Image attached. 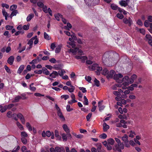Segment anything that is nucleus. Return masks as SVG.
Listing matches in <instances>:
<instances>
[{
  "mask_svg": "<svg viewBox=\"0 0 152 152\" xmlns=\"http://www.w3.org/2000/svg\"><path fill=\"white\" fill-rule=\"evenodd\" d=\"M115 139L116 142L118 143L115 145L114 147L113 148V150L115 151H117L118 152H121V150L124 149V145L123 143H121L120 140L117 138H115Z\"/></svg>",
  "mask_w": 152,
  "mask_h": 152,
  "instance_id": "obj_1",
  "label": "nucleus"
},
{
  "mask_svg": "<svg viewBox=\"0 0 152 152\" xmlns=\"http://www.w3.org/2000/svg\"><path fill=\"white\" fill-rule=\"evenodd\" d=\"M88 68L90 71H94L96 69V73L98 75H100V72L102 70V67L99 66L97 64H94L92 65L89 66Z\"/></svg>",
  "mask_w": 152,
  "mask_h": 152,
  "instance_id": "obj_2",
  "label": "nucleus"
},
{
  "mask_svg": "<svg viewBox=\"0 0 152 152\" xmlns=\"http://www.w3.org/2000/svg\"><path fill=\"white\" fill-rule=\"evenodd\" d=\"M103 63L106 66H109L111 65L112 59L110 57V56L107 53H105L102 57Z\"/></svg>",
  "mask_w": 152,
  "mask_h": 152,
  "instance_id": "obj_3",
  "label": "nucleus"
},
{
  "mask_svg": "<svg viewBox=\"0 0 152 152\" xmlns=\"http://www.w3.org/2000/svg\"><path fill=\"white\" fill-rule=\"evenodd\" d=\"M123 22L125 24H127L128 26H130L133 23V21L130 17L127 19L126 18H124Z\"/></svg>",
  "mask_w": 152,
  "mask_h": 152,
  "instance_id": "obj_4",
  "label": "nucleus"
},
{
  "mask_svg": "<svg viewBox=\"0 0 152 152\" xmlns=\"http://www.w3.org/2000/svg\"><path fill=\"white\" fill-rule=\"evenodd\" d=\"M37 36H35L34 37L30 39L27 43V44L29 45V47L27 48V50H30L32 47V45L33 43V41L37 38Z\"/></svg>",
  "mask_w": 152,
  "mask_h": 152,
  "instance_id": "obj_5",
  "label": "nucleus"
},
{
  "mask_svg": "<svg viewBox=\"0 0 152 152\" xmlns=\"http://www.w3.org/2000/svg\"><path fill=\"white\" fill-rule=\"evenodd\" d=\"M115 73V72L113 70H111L109 72L108 74L107 75V78L108 79L109 78H112L113 77V75H114V74Z\"/></svg>",
  "mask_w": 152,
  "mask_h": 152,
  "instance_id": "obj_6",
  "label": "nucleus"
},
{
  "mask_svg": "<svg viewBox=\"0 0 152 152\" xmlns=\"http://www.w3.org/2000/svg\"><path fill=\"white\" fill-rule=\"evenodd\" d=\"M14 57L13 56H12L8 58L7 61L10 65H12L14 62Z\"/></svg>",
  "mask_w": 152,
  "mask_h": 152,
  "instance_id": "obj_7",
  "label": "nucleus"
},
{
  "mask_svg": "<svg viewBox=\"0 0 152 152\" xmlns=\"http://www.w3.org/2000/svg\"><path fill=\"white\" fill-rule=\"evenodd\" d=\"M56 152H65V149L63 147H59L58 146L55 147Z\"/></svg>",
  "mask_w": 152,
  "mask_h": 152,
  "instance_id": "obj_8",
  "label": "nucleus"
},
{
  "mask_svg": "<svg viewBox=\"0 0 152 152\" xmlns=\"http://www.w3.org/2000/svg\"><path fill=\"white\" fill-rule=\"evenodd\" d=\"M49 75L50 77L54 78L58 76V73L57 71H53L52 73Z\"/></svg>",
  "mask_w": 152,
  "mask_h": 152,
  "instance_id": "obj_9",
  "label": "nucleus"
},
{
  "mask_svg": "<svg viewBox=\"0 0 152 152\" xmlns=\"http://www.w3.org/2000/svg\"><path fill=\"white\" fill-rule=\"evenodd\" d=\"M119 3L122 7L124 6V7H126L128 5V3L125 0H121L120 1H119Z\"/></svg>",
  "mask_w": 152,
  "mask_h": 152,
  "instance_id": "obj_10",
  "label": "nucleus"
},
{
  "mask_svg": "<svg viewBox=\"0 0 152 152\" xmlns=\"http://www.w3.org/2000/svg\"><path fill=\"white\" fill-rule=\"evenodd\" d=\"M123 75L121 74H116L113 76V79L114 80H118L119 78H122Z\"/></svg>",
  "mask_w": 152,
  "mask_h": 152,
  "instance_id": "obj_11",
  "label": "nucleus"
},
{
  "mask_svg": "<svg viewBox=\"0 0 152 152\" xmlns=\"http://www.w3.org/2000/svg\"><path fill=\"white\" fill-rule=\"evenodd\" d=\"M58 115L61 119V121H64L65 120V118L63 115L62 112L61 111V110L57 112Z\"/></svg>",
  "mask_w": 152,
  "mask_h": 152,
  "instance_id": "obj_12",
  "label": "nucleus"
},
{
  "mask_svg": "<svg viewBox=\"0 0 152 152\" xmlns=\"http://www.w3.org/2000/svg\"><path fill=\"white\" fill-rule=\"evenodd\" d=\"M109 126L107 125L105 123H104L103 124V131L106 132L109 129Z\"/></svg>",
  "mask_w": 152,
  "mask_h": 152,
  "instance_id": "obj_13",
  "label": "nucleus"
},
{
  "mask_svg": "<svg viewBox=\"0 0 152 152\" xmlns=\"http://www.w3.org/2000/svg\"><path fill=\"white\" fill-rule=\"evenodd\" d=\"M42 72L46 75H49L50 73L48 70L45 67H43L42 68Z\"/></svg>",
  "mask_w": 152,
  "mask_h": 152,
  "instance_id": "obj_14",
  "label": "nucleus"
},
{
  "mask_svg": "<svg viewBox=\"0 0 152 152\" xmlns=\"http://www.w3.org/2000/svg\"><path fill=\"white\" fill-rule=\"evenodd\" d=\"M102 101H99L98 103L99 110L100 111H101L103 110L104 108V106L102 104Z\"/></svg>",
  "mask_w": 152,
  "mask_h": 152,
  "instance_id": "obj_15",
  "label": "nucleus"
},
{
  "mask_svg": "<svg viewBox=\"0 0 152 152\" xmlns=\"http://www.w3.org/2000/svg\"><path fill=\"white\" fill-rule=\"evenodd\" d=\"M110 7L113 10H116L118 9L119 7L115 4L113 3L110 5Z\"/></svg>",
  "mask_w": 152,
  "mask_h": 152,
  "instance_id": "obj_16",
  "label": "nucleus"
},
{
  "mask_svg": "<svg viewBox=\"0 0 152 152\" xmlns=\"http://www.w3.org/2000/svg\"><path fill=\"white\" fill-rule=\"evenodd\" d=\"M21 96H17L15 97V98L12 101L13 103L17 102H19L20 99H21Z\"/></svg>",
  "mask_w": 152,
  "mask_h": 152,
  "instance_id": "obj_17",
  "label": "nucleus"
},
{
  "mask_svg": "<svg viewBox=\"0 0 152 152\" xmlns=\"http://www.w3.org/2000/svg\"><path fill=\"white\" fill-rule=\"evenodd\" d=\"M34 15L33 13H31L28 15L26 18V20L27 21H29L34 17Z\"/></svg>",
  "mask_w": 152,
  "mask_h": 152,
  "instance_id": "obj_18",
  "label": "nucleus"
},
{
  "mask_svg": "<svg viewBox=\"0 0 152 152\" xmlns=\"http://www.w3.org/2000/svg\"><path fill=\"white\" fill-rule=\"evenodd\" d=\"M24 68V66L23 65H20L17 71V73L20 74L23 70Z\"/></svg>",
  "mask_w": 152,
  "mask_h": 152,
  "instance_id": "obj_19",
  "label": "nucleus"
},
{
  "mask_svg": "<svg viewBox=\"0 0 152 152\" xmlns=\"http://www.w3.org/2000/svg\"><path fill=\"white\" fill-rule=\"evenodd\" d=\"M128 136L126 134L124 135V136L121 137L122 140L124 141V142L128 141H129L128 138Z\"/></svg>",
  "mask_w": 152,
  "mask_h": 152,
  "instance_id": "obj_20",
  "label": "nucleus"
},
{
  "mask_svg": "<svg viewBox=\"0 0 152 152\" xmlns=\"http://www.w3.org/2000/svg\"><path fill=\"white\" fill-rule=\"evenodd\" d=\"M55 17L57 20L58 21H59L60 20V18H62L63 16L62 15L59 13H58L57 14H55L54 15Z\"/></svg>",
  "mask_w": 152,
  "mask_h": 152,
  "instance_id": "obj_21",
  "label": "nucleus"
},
{
  "mask_svg": "<svg viewBox=\"0 0 152 152\" xmlns=\"http://www.w3.org/2000/svg\"><path fill=\"white\" fill-rule=\"evenodd\" d=\"M63 127L64 130L66 132V133H69V129L68 128L67 125L64 124L63 125Z\"/></svg>",
  "mask_w": 152,
  "mask_h": 152,
  "instance_id": "obj_22",
  "label": "nucleus"
},
{
  "mask_svg": "<svg viewBox=\"0 0 152 152\" xmlns=\"http://www.w3.org/2000/svg\"><path fill=\"white\" fill-rule=\"evenodd\" d=\"M12 11L10 15V17L11 18H12L13 16H15L18 13V10H15Z\"/></svg>",
  "mask_w": 152,
  "mask_h": 152,
  "instance_id": "obj_23",
  "label": "nucleus"
},
{
  "mask_svg": "<svg viewBox=\"0 0 152 152\" xmlns=\"http://www.w3.org/2000/svg\"><path fill=\"white\" fill-rule=\"evenodd\" d=\"M108 144L113 145L115 142L114 140L112 138H110L107 140Z\"/></svg>",
  "mask_w": 152,
  "mask_h": 152,
  "instance_id": "obj_24",
  "label": "nucleus"
},
{
  "mask_svg": "<svg viewBox=\"0 0 152 152\" xmlns=\"http://www.w3.org/2000/svg\"><path fill=\"white\" fill-rule=\"evenodd\" d=\"M26 126L29 131H32V127L29 122H27L26 123Z\"/></svg>",
  "mask_w": 152,
  "mask_h": 152,
  "instance_id": "obj_25",
  "label": "nucleus"
},
{
  "mask_svg": "<svg viewBox=\"0 0 152 152\" xmlns=\"http://www.w3.org/2000/svg\"><path fill=\"white\" fill-rule=\"evenodd\" d=\"M109 73V71L106 68H104L102 71V74L104 75H107Z\"/></svg>",
  "mask_w": 152,
  "mask_h": 152,
  "instance_id": "obj_26",
  "label": "nucleus"
},
{
  "mask_svg": "<svg viewBox=\"0 0 152 152\" xmlns=\"http://www.w3.org/2000/svg\"><path fill=\"white\" fill-rule=\"evenodd\" d=\"M63 140L64 141H66L67 140V136L65 133H63L61 134Z\"/></svg>",
  "mask_w": 152,
  "mask_h": 152,
  "instance_id": "obj_27",
  "label": "nucleus"
},
{
  "mask_svg": "<svg viewBox=\"0 0 152 152\" xmlns=\"http://www.w3.org/2000/svg\"><path fill=\"white\" fill-rule=\"evenodd\" d=\"M79 50V48H75V49L71 48L70 49V51L73 53H76Z\"/></svg>",
  "mask_w": 152,
  "mask_h": 152,
  "instance_id": "obj_28",
  "label": "nucleus"
},
{
  "mask_svg": "<svg viewBox=\"0 0 152 152\" xmlns=\"http://www.w3.org/2000/svg\"><path fill=\"white\" fill-rule=\"evenodd\" d=\"M84 99V101L83 102V104L85 105H88V100L86 96H84L83 97Z\"/></svg>",
  "mask_w": 152,
  "mask_h": 152,
  "instance_id": "obj_29",
  "label": "nucleus"
},
{
  "mask_svg": "<svg viewBox=\"0 0 152 152\" xmlns=\"http://www.w3.org/2000/svg\"><path fill=\"white\" fill-rule=\"evenodd\" d=\"M116 16L118 18L122 19H124V16L121 13H118L117 14Z\"/></svg>",
  "mask_w": 152,
  "mask_h": 152,
  "instance_id": "obj_30",
  "label": "nucleus"
},
{
  "mask_svg": "<svg viewBox=\"0 0 152 152\" xmlns=\"http://www.w3.org/2000/svg\"><path fill=\"white\" fill-rule=\"evenodd\" d=\"M4 67L7 73L9 74H11V70L7 65H5Z\"/></svg>",
  "mask_w": 152,
  "mask_h": 152,
  "instance_id": "obj_31",
  "label": "nucleus"
},
{
  "mask_svg": "<svg viewBox=\"0 0 152 152\" xmlns=\"http://www.w3.org/2000/svg\"><path fill=\"white\" fill-rule=\"evenodd\" d=\"M37 4L38 7L41 8L43 7L44 6L43 3L41 1H38L37 3Z\"/></svg>",
  "mask_w": 152,
  "mask_h": 152,
  "instance_id": "obj_32",
  "label": "nucleus"
},
{
  "mask_svg": "<svg viewBox=\"0 0 152 152\" xmlns=\"http://www.w3.org/2000/svg\"><path fill=\"white\" fill-rule=\"evenodd\" d=\"M22 142L24 145L26 144L27 142V140L25 137H22L21 138Z\"/></svg>",
  "mask_w": 152,
  "mask_h": 152,
  "instance_id": "obj_33",
  "label": "nucleus"
},
{
  "mask_svg": "<svg viewBox=\"0 0 152 152\" xmlns=\"http://www.w3.org/2000/svg\"><path fill=\"white\" fill-rule=\"evenodd\" d=\"M94 81L95 83V84L96 86L97 87H99V86L100 83L99 80H97L96 78H95L94 79Z\"/></svg>",
  "mask_w": 152,
  "mask_h": 152,
  "instance_id": "obj_34",
  "label": "nucleus"
},
{
  "mask_svg": "<svg viewBox=\"0 0 152 152\" xmlns=\"http://www.w3.org/2000/svg\"><path fill=\"white\" fill-rule=\"evenodd\" d=\"M145 37L146 39H148V43H150V41H152V40L151 39V36L150 34H146L145 36Z\"/></svg>",
  "mask_w": 152,
  "mask_h": 152,
  "instance_id": "obj_35",
  "label": "nucleus"
},
{
  "mask_svg": "<svg viewBox=\"0 0 152 152\" xmlns=\"http://www.w3.org/2000/svg\"><path fill=\"white\" fill-rule=\"evenodd\" d=\"M44 37L46 39L49 40L50 39V37L46 32L44 33Z\"/></svg>",
  "mask_w": 152,
  "mask_h": 152,
  "instance_id": "obj_36",
  "label": "nucleus"
},
{
  "mask_svg": "<svg viewBox=\"0 0 152 152\" xmlns=\"http://www.w3.org/2000/svg\"><path fill=\"white\" fill-rule=\"evenodd\" d=\"M17 126L19 128L20 130H22L24 129V128L22 125L18 122L16 123Z\"/></svg>",
  "mask_w": 152,
  "mask_h": 152,
  "instance_id": "obj_37",
  "label": "nucleus"
},
{
  "mask_svg": "<svg viewBox=\"0 0 152 152\" xmlns=\"http://www.w3.org/2000/svg\"><path fill=\"white\" fill-rule=\"evenodd\" d=\"M34 85V83H31L29 86L30 87V89L31 91H35L36 90V88L35 87H32L31 86Z\"/></svg>",
  "mask_w": 152,
  "mask_h": 152,
  "instance_id": "obj_38",
  "label": "nucleus"
},
{
  "mask_svg": "<svg viewBox=\"0 0 152 152\" xmlns=\"http://www.w3.org/2000/svg\"><path fill=\"white\" fill-rule=\"evenodd\" d=\"M26 94L25 93H22L20 94V96H21V99L22 100H25L27 99L26 96Z\"/></svg>",
  "mask_w": 152,
  "mask_h": 152,
  "instance_id": "obj_39",
  "label": "nucleus"
},
{
  "mask_svg": "<svg viewBox=\"0 0 152 152\" xmlns=\"http://www.w3.org/2000/svg\"><path fill=\"white\" fill-rule=\"evenodd\" d=\"M71 88H68V91L70 92H73L75 89V87L73 86H71Z\"/></svg>",
  "mask_w": 152,
  "mask_h": 152,
  "instance_id": "obj_40",
  "label": "nucleus"
},
{
  "mask_svg": "<svg viewBox=\"0 0 152 152\" xmlns=\"http://www.w3.org/2000/svg\"><path fill=\"white\" fill-rule=\"evenodd\" d=\"M17 7V6L16 5H12L10 7V10L12 11L15 10L16 9Z\"/></svg>",
  "mask_w": 152,
  "mask_h": 152,
  "instance_id": "obj_41",
  "label": "nucleus"
},
{
  "mask_svg": "<svg viewBox=\"0 0 152 152\" xmlns=\"http://www.w3.org/2000/svg\"><path fill=\"white\" fill-rule=\"evenodd\" d=\"M102 145L101 143H100L97 147V151L98 152H102L101 149H102Z\"/></svg>",
  "mask_w": 152,
  "mask_h": 152,
  "instance_id": "obj_42",
  "label": "nucleus"
},
{
  "mask_svg": "<svg viewBox=\"0 0 152 152\" xmlns=\"http://www.w3.org/2000/svg\"><path fill=\"white\" fill-rule=\"evenodd\" d=\"M21 136L22 137H26L28 136L27 133L25 132H22L21 133Z\"/></svg>",
  "mask_w": 152,
  "mask_h": 152,
  "instance_id": "obj_43",
  "label": "nucleus"
},
{
  "mask_svg": "<svg viewBox=\"0 0 152 152\" xmlns=\"http://www.w3.org/2000/svg\"><path fill=\"white\" fill-rule=\"evenodd\" d=\"M88 59V58L86 56H82L81 59V62L82 63H84L85 61Z\"/></svg>",
  "mask_w": 152,
  "mask_h": 152,
  "instance_id": "obj_44",
  "label": "nucleus"
},
{
  "mask_svg": "<svg viewBox=\"0 0 152 152\" xmlns=\"http://www.w3.org/2000/svg\"><path fill=\"white\" fill-rule=\"evenodd\" d=\"M24 33V31L23 30L21 31H18L17 32H16L15 33V36H17L19 35L20 34H23Z\"/></svg>",
  "mask_w": 152,
  "mask_h": 152,
  "instance_id": "obj_45",
  "label": "nucleus"
},
{
  "mask_svg": "<svg viewBox=\"0 0 152 152\" xmlns=\"http://www.w3.org/2000/svg\"><path fill=\"white\" fill-rule=\"evenodd\" d=\"M69 95H64L61 96V99L64 98L65 100H66L67 99L69 98Z\"/></svg>",
  "mask_w": 152,
  "mask_h": 152,
  "instance_id": "obj_46",
  "label": "nucleus"
},
{
  "mask_svg": "<svg viewBox=\"0 0 152 152\" xmlns=\"http://www.w3.org/2000/svg\"><path fill=\"white\" fill-rule=\"evenodd\" d=\"M79 89L82 91V92L83 93H85L87 92V90L86 89V88L83 87H80L79 88Z\"/></svg>",
  "mask_w": 152,
  "mask_h": 152,
  "instance_id": "obj_47",
  "label": "nucleus"
},
{
  "mask_svg": "<svg viewBox=\"0 0 152 152\" xmlns=\"http://www.w3.org/2000/svg\"><path fill=\"white\" fill-rule=\"evenodd\" d=\"M42 8V10L45 13H48V11H47V7L46 6L44 5Z\"/></svg>",
  "mask_w": 152,
  "mask_h": 152,
  "instance_id": "obj_48",
  "label": "nucleus"
},
{
  "mask_svg": "<svg viewBox=\"0 0 152 152\" xmlns=\"http://www.w3.org/2000/svg\"><path fill=\"white\" fill-rule=\"evenodd\" d=\"M129 137H134L133 134H134V135H136V134L134 132H133L131 130L129 131Z\"/></svg>",
  "mask_w": 152,
  "mask_h": 152,
  "instance_id": "obj_49",
  "label": "nucleus"
},
{
  "mask_svg": "<svg viewBox=\"0 0 152 152\" xmlns=\"http://www.w3.org/2000/svg\"><path fill=\"white\" fill-rule=\"evenodd\" d=\"M85 79L89 83H91V77L88 76L87 77L86 76L85 77Z\"/></svg>",
  "mask_w": 152,
  "mask_h": 152,
  "instance_id": "obj_50",
  "label": "nucleus"
},
{
  "mask_svg": "<svg viewBox=\"0 0 152 152\" xmlns=\"http://www.w3.org/2000/svg\"><path fill=\"white\" fill-rule=\"evenodd\" d=\"M107 137V134L105 133H103L99 136V137L102 139H105Z\"/></svg>",
  "mask_w": 152,
  "mask_h": 152,
  "instance_id": "obj_51",
  "label": "nucleus"
},
{
  "mask_svg": "<svg viewBox=\"0 0 152 152\" xmlns=\"http://www.w3.org/2000/svg\"><path fill=\"white\" fill-rule=\"evenodd\" d=\"M92 115V113H89L86 116V118L87 120L88 121H89L90 119L91 116Z\"/></svg>",
  "mask_w": 152,
  "mask_h": 152,
  "instance_id": "obj_52",
  "label": "nucleus"
},
{
  "mask_svg": "<svg viewBox=\"0 0 152 152\" xmlns=\"http://www.w3.org/2000/svg\"><path fill=\"white\" fill-rule=\"evenodd\" d=\"M66 110L68 112H70L73 110L72 108H70V106L69 105H67L66 106Z\"/></svg>",
  "mask_w": 152,
  "mask_h": 152,
  "instance_id": "obj_53",
  "label": "nucleus"
},
{
  "mask_svg": "<svg viewBox=\"0 0 152 152\" xmlns=\"http://www.w3.org/2000/svg\"><path fill=\"white\" fill-rule=\"evenodd\" d=\"M14 27L13 26H10V25H7L6 26V28L7 30H11Z\"/></svg>",
  "mask_w": 152,
  "mask_h": 152,
  "instance_id": "obj_54",
  "label": "nucleus"
},
{
  "mask_svg": "<svg viewBox=\"0 0 152 152\" xmlns=\"http://www.w3.org/2000/svg\"><path fill=\"white\" fill-rule=\"evenodd\" d=\"M34 73L36 74H41L42 73V70H35L34 71Z\"/></svg>",
  "mask_w": 152,
  "mask_h": 152,
  "instance_id": "obj_55",
  "label": "nucleus"
},
{
  "mask_svg": "<svg viewBox=\"0 0 152 152\" xmlns=\"http://www.w3.org/2000/svg\"><path fill=\"white\" fill-rule=\"evenodd\" d=\"M7 105H5L3 107H2V111H1V113H4L7 110Z\"/></svg>",
  "mask_w": 152,
  "mask_h": 152,
  "instance_id": "obj_56",
  "label": "nucleus"
},
{
  "mask_svg": "<svg viewBox=\"0 0 152 152\" xmlns=\"http://www.w3.org/2000/svg\"><path fill=\"white\" fill-rule=\"evenodd\" d=\"M49 61L50 62L53 63H55L56 61V60L54 58H51V59L49 60Z\"/></svg>",
  "mask_w": 152,
  "mask_h": 152,
  "instance_id": "obj_57",
  "label": "nucleus"
},
{
  "mask_svg": "<svg viewBox=\"0 0 152 152\" xmlns=\"http://www.w3.org/2000/svg\"><path fill=\"white\" fill-rule=\"evenodd\" d=\"M23 28L24 30H27L29 28V26L28 25H24L23 26Z\"/></svg>",
  "mask_w": 152,
  "mask_h": 152,
  "instance_id": "obj_58",
  "label": "nucleus"
},
{
  "mask_svg": "<svg viewBox=\"0 0 152 152\" xmlns=\"http://www.w3.org/2000/svg\"><path fill=\"white\" fill-rule=\"evenodd\" d=\"M140 32L143 35L145 34V30L143 28H140L139 29Z\"/></svg>",
  "mask_w": 152,
  "mask_h": 152,
  "instance_id": "obj_59",
  "label": "nucleus"
},
{
  "mask_svg": "<svg viewBox=\"0 0 152 152\" xmlns=\"http://www.w3.org/2000/svg\"><path fill=\"white\" fill-rule=\"evenodd\" d=\"M17 117L19 118L20 119L24 117L23 115L20 113H18L17 115Z\"/></svg>",
  "mask_w": 152,
  "mask_h": 152,
  "instance_id": "obj_60",
  "label": "nucleus"
},
{
  "mask_svg": "<svg viewBox=\"0 0 152 152\" xmlns=\"http://www.w3.org/2000/svg\"><path fill=\"white\" fill-rule=\"evenodd\" d=\"M61 50V48L60 47H57L55 49V52L56 53H59Z\"/></svg>",
  "mask_w": 152,
  "mask_h": 152,
  "instance_id": "obj_61",
  "label": "nucleus"
},
{
  "mask_svg": "<svg viewBox=\"0 0 152 152\" xmlns=\"http://www.w3.org/2000/svg\"><path fill=\"white\" fill-rule=\"evenodd\" d=\"M12 113L10 111H8L7 113V116L8 118H11L12 117Z\"/></svg>",
  "mask_w": 152,
  "mask_h": 152,
  "instance_id": "obj_62",
  "label": "nucleus"
},
{
  "mask_svg": "<svg viewBox=\"0 0 152 152\" xmlns=\"http://www.w3.org/2000/svg\"><path fill=\"white\" fill-rule=\"evenodd\" d=\"M14 106V104H10L8 105H7V109H10Z\"/></svg>",
  "mask_w": 152,
  "mask_h": 152,
  "instance_id": "obj_63",
  "label": "nucleus"
},
{
  "mask_svg": "<svg viewBox=\"0 0 152 152\" xmlns=\"http://www.w3.org/2000/svg\"><path fill=\"white\" fill-rule=\"evenodd\" d=\"M46 135L48 137H50L51 135V133L49 131H47L46 132Z\"/></svg>",
  "mask_w": 152,
  "mask_h": 152,
  "instance_id": "obj_64",
  "label": "nucleus"
}]
</instances>
